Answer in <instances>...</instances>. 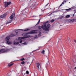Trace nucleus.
<instances>
[{"instance_id":"25","label":"nucleus","mask_w":76,"mask_h":76,"mask_svg":"<svg viewBox=\"0 0 76 76\" xmlns=\"http://www.w3.org/2000/svg\"><path fill=\"white\" fill-rule=\"evenodd\" d=\"M68 39L69 42L70 41V38L69 39V37H68Z\"/></svg>"},{"instance_id":"29","label":"nucleus","mask_w":76,"mask_h":76,"mask_svg":"<svg viewBox=\"0 0 76 76\" xmlns=\"http://www.w3.org/2000/svg\"><path fill=\"white\" fill-rule=\"evenodd\" d=\"M39 22H38V23L36 24V25H38V24H39Z\"/></svg>"},{"instance_id":"7","label":"nucleus","mask_w":76,"mask_h":76,"mask_svg":"<svg viewBox=\"0 0 76 76\" xmlns=\"http://www.w3.org/2000/svg\"><path fill=\"white\" fill-rule=\"evenodd\" d=\"M22 41H23V40H20V41H19V42L14 41L13 42V44L14 45H17V44H19L20 43H22Z\"/></svg>"},{"instance_id":"16","label":"nucleus","mask_w":76,"mask_h":76,"mask_svg":"<svg viewBox=\"0 0 76 76\" xmlns=\"http://www.w3.org/2000/svg\"><path fill=\"white\" fill-rule=\"evenodd\" d=\"M13 64H9L8 65V66H9V67H10V66H12V65H13Z\"/></svg>"},{"instance_id":"26","label":"nucleus","mask_w":76,"mask_h":76,"mask_svg":"<svg viewBox=\"0 0 76 76\" xmlns=\"http://www.w3.org/2000/svg\"><path fill=\"white\" fill-rule=\"evenodd\" d=\"M48 23V21H47L45 23V24H46L47 25V23Z\"/></svg>"},{"instance_id":"2","label":"nucleus","mask_w":76,"mask_h":76,"mask_svg":"<svg viewBox=\"0 0 76 76\" xmlns=\"http://www.w3.org/2000/svg\"><path fill=\"white\" fill-rule=\"evenodd\" d=\"M15 35L13 34H11L10 36H9L6 37V39L7 44H10L12 43L11 42H10L9 41L7 40H9V39H10V37H15Z\"/></svg>"},{"instance_id":"37","label":"nucleus","mask_w":76,"mask_h":76,"mask_svg":"<svg viewBox=\"0 0 76 76\" xmlns=\"http://www.w3.org/2000/svg\"><path fill=\"white\" fill-rule=\"evenodd\" d=\"M18 30H19V29H18Z\"/></svg>"},{"instance_id":"22","label":"nucleus","mask_w":76,"mask_h":76,"mask_svg":"<svg viewBox=\"0 0 76 76\" xmlns=\"http://www.w3.org/2000/svg\"><path fill=\"white\" fill-rule=\"evenodd\" d=\"M41 33L39 32V37H40L41 36Z\"/></svg>"},{"instance_id":"11","label":"nucleus","mask_w":76,"mask_h":76,"mask_svg":"<svg viewBox=\"0 0 76 76\" xmlns=\"http://www.w3.org/2000/svg\"><path fill=\"white\" fill-rule=\"evenodd\" d=\"M50 27V24H47L46 26V28L47 29V31H48V28Z\"/></svg>"},{"instance_id":"24","label":"nucleus","mask_w":76,"mask_h":76,"mask_svg":"<svg viewBox=\"0 0 76 76\" xmlns=\"http://www.w3.org/2000/svg\"><path fill=\"white\" fill-rule=\"evenodd\" d=\"M41 28H42V26L39 27V29H41Z\"/></svg>"},{"instance_id":"3","label":"nucleus","mask_w":76,"mask_h":76,"mask_svg":"<svg viewBox=\"0 0 76 76\" xmlns=\"http://www.w3.org/2000/svg\"><path fill=\"white\" fill-rule=\"evenodd\" d=\"M15 15V13H13L11 15L10 17V18L9 20L7 21L8 23H10L11 22H12V20L13 18V17Z\"/></svg>"},{"instance_id":"1","label":"nucleus","mask_w":76,"mask_h":76,"mask_svg":"<svg viewBox=\"0 0 76 76\" xmlns=\"http://www.w3.org/2000/svg\"><path fill=\"white\" fill-rule=\"evenodd\" d=\"M36 33H37V31H31L30 32H28L25 33V36H24L23 37H18L16 39V40L17 41H18V40H21V39H22L26 38H29V37H31V36L27 35H31V34H36Z\"/></svg>"},{"instance_id":"33","label":"nucleus","mask_w":76,"mask_h":76,"mask_svg":"<svg viewBox=\"0 0 76 76\" xmlns=\"http://www.w3.org/2000/svg\"><path fill=\"white\" fill-rule=\"evenodd\" d=\"M60 74L61 75H62V73H61V72L60 73Z\"/></svg>"},{"instance_id":"8","label":"nucleus","mask_w":76,"mask_h":76,"mask_svg":"<svg viewBox=\"0 0 76 76\" xmlns=\"http://www.w3.org/2000/svg\"><path fill=\"white\" fill-rule=\"evenodd\" d=\"M38 68V70L39 69H41V65H40V64L39 63H37L36 64Z\"/></svg>"},{"instance_id":"21","label":"nucleus","mask_w":76,"mask_h":76,"mask_svg":"<svg viewBox=\"0 0 76 76\" xmlns=\"http://www.w3.org/2000/svg\"><path fill=\"white\" fill-rule=\"evenodd\" d=\"M54 21V19H52L51 20H50V22H53Z\"/></svg>"},{"instance_id":"10","label":"nucleus","mask_w":76,"mask_h":76,"mask_svg":"<svg viewBox=\"0 0 76 76\" xmlns=\"http://www.w3.org/2000/svg\"><path fill=\"white\" fill-rule=\"evenodd\" d=\"M6 50L5 49H2L0 50V54L1 53H4V52H6Z\"/></svg>"},{"instance_id":"23","label":"nucleus","mask_w":76,"mask_h":76,"mask_svg":"<svg viewBox=\"0 0 76 76\" xmlns=\"http://www.w3.org/2000/svg\"><path fill=\"white\" fill-rule=\"evenodd\" d=\"M26 73L27 75H28V74H29V71H26Z\"/></svg>"},{"instance_id":"9","label":"nucleus","mask_w":76,"mask_h":76,"mask_svg":"<svg viewBox=\"0 0 76 76\" xmlns=\"http://www.w3.org/2000/svg\"><path fill=\"white\" fill-rule=\"evenodd\" d=\"M7 16V14L6 13H5L3 15L0 16V18H5L6 16Z\"/></svg>"},{"instance_id":"31","label":"nucleus","mask_w":76,"mask_h":76,"mask_svg":"<svg viewBox=\"0 0 76 76\" xmlns=\"http://www.w3.org/2000/svg\"><path fill=\"white\" fill-rule=\"evenodd\" d=\"M48 4H47V5H46V6H47Z\"/></svg>"},{"instance_id":"30","label":"nucleus","mask_w":76,"mask_h":76,"mask_svg":"<svg viewBox=\"0 0 76 76\" xmlns=\"http://www.w3.org/2000/svg\"><path fill=\"white\" fill-rule=\"evenodd\" d=\"M40 20H41V19H40L38 21V22H40Z\"/></svg>"},{"instance_id":"35","label":"nucleus","mask_w":76,"mask_h":76,"mask_svg":"<svg viewBox=\"0 0 76 76\" xmlns=\"http://www.w3.org/2000/svg\"><path fill=\"white\" fill-rule=\"evenodd\" d=\"M73 76H75V75H74Z\"/></svg>"},{"instance_id":"17","label":"nucleus","mask_w":76,"mask_h":76,"mask_svg":"<svg viewBox=\"0 0 76 76\" xmlns=\"http://www.w3.org/2000/svg\"><path fill=\"white\" fill-rule=\"evenodd\" d=\"M21 64H25V61H22L21 63Z\"/></svg>"},{"instance_id":"19","label":"nucleus","mask_w":76,"mask_h":76,"mask_svg":"<svg viewBox=\"0 0 76 76\" xmlns=\"http://www.w3.org/2000/svg\"><path fill=\"white\" fill-rule=\"evenodd\" d=\"M29 29H27L26 30H24V31H29Z\"/></svg>"},{"instance_id":"12","label":"nucleus","mask_w":76,"mask_h":76,"mask_svg":"<svg viewBox=\"0 0 76 76\" xmlns=\"http://www.w3.org/2000/svg\"><path fill=\"white\" fill-rule=\"evenodd\" d=\"M66 0H65L64 1V2H63L60 5V6L59 7H61V6H62V4H64V3H66Z\"/></svg>"},{"instance_id":"28","label":"nucleus","mask_w":76,"mask_h":76,"mask_svg":"<svg viewBox=\"0 0 76 76\" xmlns=\"http://www.w3.org/2000/svg\"><path fill=\"white\" fill-rule=\"evenodd\" d=\"M15 32H16V33H18V31H15Z\"/></svg>"},{"instance_id":"13","label":"nucleus","mask_w":76,"mask_h":76,"mask_svg":"<svg viewBox=\"0 0 76 76\" xmlns=\"http://www.w3.org/2000/svg\"><path fill=\"white\" fill-rule=\"evenodd\" d=\"M70 15H67L66 16V18H70Z\"/></svg>"},{"instance_id":"34","label":"nucleus","mask_w":76,"mask_h":76,"mask_svg":"<svg viewBox=\"0 0 76 76\" xmlns=\"http://www.w3.org/2000/svg\"><path fill=\"white\" fill-rule=\"evenodd\" d=\"M7 76H10V75H8Z\"/></svg>"},{"instance_id":"5","label":"nucleus","mask_w":76,"mask_h":76,"mask_svg":"<svg viewBox=\"0 0 76 76\" xmlns=\"http://www.w3.org/2000/svg\"><path fill=\"white\" fill-rule=\"evenodd\" d=\"M10 4H11V2H4V5L5 7H7L8 6L10 5Z\"/></svg>"},{"instance_id":"36","label":"nucleus","mask_w":76,"mask_h":76,"mask_svg":"<svg viewBox=\"0 0 76 76\" xmlns=\"http://www.w3.org/2000/svg\"><path fill=\"white\" fill-rule=\"evenodd\" d=\"M33 17H34V16H33Z\"/></svg>"},{"instance_id":"32","label":"nucleus","mask_w":76,"mask_h":76,"mask_svg":"<svg viewBox=\"0 0 76 76\" xmlns=\"http://www.w3.org/2000/svg\"><path fill=\"white\" fill-rule=\"evenodd\" d=\"M75 69H76V67H75V68H74Z\"/></svg>"},{"instance_id":"15","label":"nucleus","mask_w":76,"mask_h":76,"mask_svg":"<svg viewBox=\"0 0 76 76\" xmlns=\"http://www.w3.org/2000/svg\"><path fill=\"white\" fill-rule=\"evenodd\" d=\"M72 10V8H70L69 9H66L65 10H66V11H69V10Z\"/></svg>"},{"instance_id":"20","label":"nucleus","mask_w":76,"mask_h":76,"mask_svg":"<svg viewBox=\"0 0 76 76\" xmlns=\"http://www.w3.org/2000/svg\"><path fill=\"white\" fill-rule=\"evenodd\" d=\"M20 61H23V60H25V58H22L20 60Z\"/></svg>"},{"instance_id":"27","label":"nucleus","mask_w":76,"mask_h":76,"mask_svg":"<svg viewBox=\"0 0 76 76\" xmlns=\"http://www.w3.org/2000/svg\"><path fill=\"white\" fill-rule=\"evenodd\" d=\"M35 38H37L38 37L37 36H36L35 37Z\"/></svg>"},{"instance_id":"14","label":"nucleus","mask_w":76,"mask_h":76,"mask_svg":"<svg viewBox=\"0 0 76 76\" xmlns=\"http://www.w3.org/2000/svg\"><path fill=\"white\" fill-rule=\"evenodd\" d=\"M22 44H24V45H27V44H28V43L26 42L24 43H23Z\"/></svg>"},{"instance_id":"4","label":"nucleus","mask_w":76,"mask_h":76,"mask_svg":"<svg viewBox=\"0 0 76 76\" xmlns=\"http://www.w3.org/2000/svg\"><path fill=\"white\" fill-rule=\"evenodd\" d=\"M66 21L68 23H72L73 22H76V19H67L66 20Z\"/></svg>"},{"instance_id":"6","label":"nucleus","mask_w":76,"mask_h":76,"mask_svg":"<svg viewBox=\"0 0 76 76\" xmlns=\"http://www.w3.org/2000/svg\"><path fill=\"white\" fill-rule=\"evenodd\" d=\"M46 24H43L42 26V28L43 30L45 31H47V27H46Z\"/></svg>"},{"instance_id":"18","label":"nucleus","mask_w":76,"mask_h":76,"mask_svg":"<svg viewBox=\"0 0 76 76\" xmlns=\"http://www.w3.org/2000/svg\"><path fill=\"white\" fill-rule=\"evenodd\" d=\"M44 53H45V50H43L42 51V54H44Z\"/></svg>"}]
</instances>
